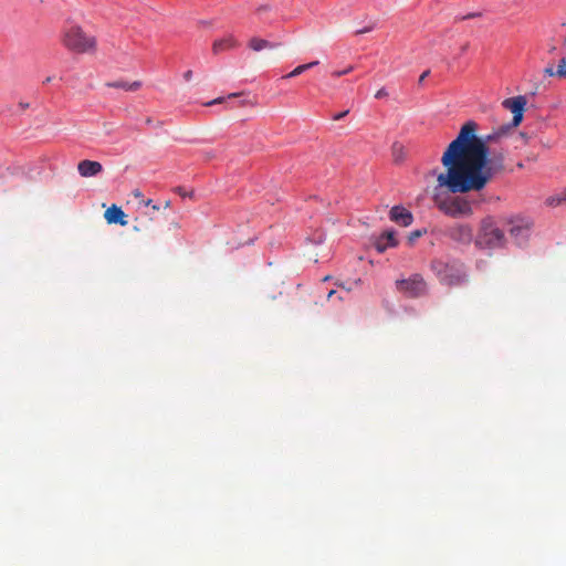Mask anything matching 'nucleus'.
Segmentation results:
<instances>
[{
  "label": "nucleus",
  "mask_w": 566,
  "mask_h": 566,
  "mask_svg": "<svg viewBox=\"0 0 566 566\" xmlns=\"http://www.w3.org/2000/svg\"><path fill=\"white\" fill-rule=\"evenodd\" d=\"M280 46V43L270 42L268 40L261 39V38H252L249 41V48L255 52H260L264 49H276Z\"/></svg>",
  "instance_id": "f3484780"
},
{
  "label": "nucleus",
  "mask_w": 566,
  "mask_h": 566,
  "mask_svg": "<svg viewBox=\"0 0 566 566\" xmlns=\"http://www.w3.org/2000/svg\"><path fill=\"white\" fill-rule=\"evenodd\" d=\"M239 45V42L233 35H227L222 39H218L212 44L213 54H220L221 52L232 50Z\"/></svg>",
  "instance_id": "4468645a"
},
{
  "label": "nucleus",
  "mask_w": 566,
  "mask_h": 566,
  "mask_svg": "<svg viewBox=\"0 0 566 566\" xmlns=\"http://www.w3.org/2000/svg\"><path fill=\"white\" fill-rule=\"evenodd\" d=\"M268 9H269L268 7L262 6V7H260V8L258 9V11H265V10H268Z\"/></svg>",
  "instance_id": "c756f323"
},
{
  "label": "nucleus",
  "mask_w": 566,
  "mask_h": 566,
  "mask_svg": "<svg viewBox=\"0 0 566 566\" xmlns=\"http://www.w3.org/2000/svg\"><path fill=\"white\" fill-rule=\"evenodd\" d=\"M150 205H151V200L149 199L146 201V206H150Z\"/></svg>",
  "instance_id": "58836bf2"
},
{
  "label": "nucleus",
  "mask_w": 566,
  "mask_h": 566,
  "mask_svg": "<svg viewBox=\"0 0 566 566\" xmlns=\"http://www.w3.org/2000/svg\"><path fill=\"white\" fill-rule=\"evenodd\" d=\"M20 106H21L22 108H28V107H29V104H28V103H27V104H24V103H20Z\"/></svg>",
  "instance_id": "7c9ffc66"
},
{
  "label": "nucleus",
  "mask_w": 566,
  "mask_h": 566,
  "mask_svg": "<svg viewBox=\"0 0 566 566\" xmlns=\"http://www.w3.org/2000/svg\"><path fill=\"white\" fill-rule=\"evenodd\" d=\"M223 97H218V98H214L208 103H206L205 105L206 106H212V105H216V104H221L223 102Z\"/></svg>",
  "instance_id": "393cba45"
},
{
  "label": "nucleus",
  "mask_w": 566,
  "mask_h": 566,
  "mask_svg": "<svg viewBox=\"0 0 566 566\" xmlns=\"http://www.w3.org/2000/svg\"><path fill=\"white\" fill-rule=\"evenodd\" d=\"M184 78L186 81H190L192 78V71L189 70V71L185 72Z\"/></svg>",
  "instance_id": "cd10ccee"
},
{
  "label": "nucleus",
  "mask_w": 566,
  "mask_h": 566,
  "mask_svg": "<svg viewBox=\"0 0 566 566\" xmlns=\"http://www.w3.org/2000/svg\"><path fill=\"white\" fill-rule=\"evenodd\" d=\"M432 270L436 272L439 281L448 286L461 285L468 281L464 268L460 263L433 261Z\"/></svg>",
  "instance_id": "7ed1b4c3"
},
{
  "label": "nucleus",
  "mask_w": 566,
  "mask_h": 566,
  "mask_svg": "<svg viewBox=\"0 0 566 566\" xmlns=\"http://www.w3.org/2000/svg\"><path fill=\"white\" fill-rule=\"evenodd\" d=\"M77 171L82 177H95L103 171V166L98 161L84 159L77 164Z\"/></svg>",
  "instance_id": "9b49d317"
},
{
  "label": "nucleus",
  "mask_w": 566,
  "mask_h": 566,
  "mask_svg": "<svg viewBox=\"0 0 566 566\" xmlns=\"http://www.w3.org/2000/svg\"><path fill=\"white\" fill-rule=\"evenodd\" d=\"M375 28V24H370L368 27L363 28L361 30H357L356 34H363L373 31Z\"/></svg>",
  "instance_id": "5701e85b"
},
{
  "label": "nucleus",
  "mask_w": 566,
  "mask_h": 566,
  "mask_svg": "<svg viewBox=\"0 0 566 566\" xmlns=\"http://www.w3.org/2000/svg\"><path fill=\"white\" fill-rule=\"evenodd\" d=\"M396 287L398 292L410 298L421 297L428 292L427 282L420 274L396 281Z\"/></svg>",
  "instance_id": "423d86ee"
},
{
  "label": "nucleus",
  "mask_w": 566,
  "mask_h": 566,
  "mask_svg": "<svg viewBox=\"0 0 566 566\" xmlns=\"http://www.w3.org/2000/svg\"><path fill=\"white\" fill-rule=\"evenodd\" d=\"M544 75L547 76H556L558 78H566V57H562L558 62L557 67H554L552 64L547 65L543 70Z\"/></svg>",
  "instance_id": "dca6fc26"
},
{
  "label": "nucleus",
  "mask_w": 566,
  "mask_h": 566,
  "mask_svg": "<svg viewBox=\"0 0 566 566\" xmlns=\"http://www.w3.org/2000/svg\"><path fill=\"white\" fill-rule=\"evenodd\" d=\"M565 201H566V190L560 192V193H556V195L549 196L546 199L545 203L548 207H557V206L562 205Z\"/></svg>",
  "instance_id": "6ab92c4d"
},
{
  "label": "nucleus",
  "mask_w": 566,
  "mask_h": 566,
  "mask_svg": "<svg viewBox=\"0 0 566 566\" xmlns=\"http://www.w3.org/2000/svg\"><path fill=\"white\" fill-rule=\"evenodd\" d=\"M153 123V119L150 117L146 118V124L150 125Z\"/></svg>",
  "instance_id": "72a5a7b5"
},
{
  "label": "nucleus",
  "mask_w": 566,
  "mask_h": 566,
  "mask_svg": "<svg viewBox=\"0 0 566 566\" xmlns=\"http://www.w3.org/2000/svg\"><path fill=\"white\" fill-rule=\"evenodd\" d=\"M422 232L420 230H416L409 234V241L412 243L416 239L420 238Z\"/></svg>",
  "instance_id": "4be33fe9"
},
{
  "label": "nucleus",
  "mask_w": 566,
  "mask_h": 566,
  "mask_svg": "<svg viewBox=\"0 0 566 566\" xmlns=\"http://www.w3.org/2000/svg\"><path fill=\"white\" fill-rule=\"evenodd\" d=\"M474 17H480V13H470V14L461 17L460 19L467 20V19L474 18Z\"/></svg>",
  "instance_id": "bb28decb"
},
{
  "label": "nucleus",
  "mask_w": 566,
  "mask_h": 566,
  "mask_svg": "<svg viewBox=\"0 0 566 566\" xmlns=\"http://www.w3.org/2000/svg\"><path fill=\"white\" fill-rule=\"evenodd\" d=\"M151 208H153V210H159V206H157V205H153Z\"/></svg>",
  "instance_id": "f704fd0d"
},
{
  "label": "nucleus",
  "mask_w": 566,
  "mask_h": 566,
  "mask_svg": "<svg viewBox=\"0 0 566 566\" xmlns=\"http://www.w3.org/2000/svg\"><path fill=\"white\" fill-rule=\"evenodd\" d=\"M238 95H239L238 93H231V94H229V96H228V97H229V98H231V97H235V96H238Z\"/></svg>",
  "instance_id": "473e14b6"
},
{
  "label": "nucleus",
  "mask_w": 566,
  "mask_h": 566,
  "mask_svg": "<svg viewBox=\"0 0 566 566\" xmlns=\"http://www.w3.org/2000/svg\"><path fill=\"white\" fill-rule=\"evenodd\" d=\"M468 46H469V44H468V43H465V44L462 46V49H461V50H462V52L467 51Z\"/></svg>",
  "instance_id": "2f4dec72"
},
{
  "label": "nucleus",
  "mask_w": 566,
  "mask_h": 566,
  "mask_svg": "<svg viewBox=\"0 0 566 566\" xmlns=\"http://www.w3.org/2000/svg\"><path fill=\"white\" fill-rule=\"evenodd\" d=\"M449 237L453 241L468 244L472 241L473 230L469 224H457L449 229Z\"/></svg>",
  "instance_id": "1a4fd4ad"
},
{
  "label": "nucleus",
  "mask_w": 566,
  "mask_h": 566,
  "mask_svg": "<svg viewBox=\"0 0 566 566\" xmlns=\"http://www.w3.org/2000/svg\"><path fill=\"white\" fill-rule=\"evenodd\" d=\"M429 74H430V71H429V70L424 71V72L420 75V77H419V84L423 83V81L429 76Z\"/></svg>",
  "instance_id": "a878e982"
},
{
  "label": "nucleus",
  "mask_w": 566,
  "mask_h": 566,
  "mask_svg": "<svg viewBox=\"0 0 566 566\" xmlns=\"http://www.w3.org/2000/svg\"><path fill=\"white\" fill-rule=\"evenodd\" d=\"M478 128L474 120L465 122L441 157L446 171L438 175L437 182L451 193L481 191L505 168L506 151L492 146L501 144L513 127L505 124L483 136H478Z\"/></svg>",
  "instance_id": "f257e3e1"
},
{
  "label": "nucleus",
  "mask_w": 566,
  "mask_h": 566,
  "mask_svg": "<svg viewBox=\"0 0 566 566\" xmlns=\"http://www.w3.org/2000/svg\"><path fill=\"white\" fill-rule=\"evenodd\" d=\"M509 232L517 245H523L530 237L531 222L526 219L512 220L510 222Z\"/></svg>",
  "instance_id": "6e6552de"
},
{
  "label": "nucleus",
  "mask_w": 566,
  "mask_h": 566,
  "mask_svg": "<svg viewBox=\"0 0 566 566\" xmlns=\"http://www.w3.org/2000/svg\"><path fill=\"white\" fill-rule=\"evenodd\" d=\"M387 96H388V92H387V90L385 87H381L375 94V98H377V99H380V98H384V97H387Z\"/></svg>",
  "instance_id": "412c9836"
},
{
  "label": "nucleus",
  "mask_w": 566,
  "mask_h": 566,
  "mask_svg": "<svg viewBox=\"0 0 566 566\" xmlns=\"http://www.w3.org/2000/svg\"><path fill=\"white\" fill-rule=\"evenodd\" d=\"M353 70H354L353 66H348L347 69H345L343 71H335V72H333L332 75L335 76V77H340V76H343L345 74L350 73Z\"/></svg>",
  "instance_id": "aec40b11"
},
{
  "label": "nucleus",
  "mask_w": 566,
  "mask_h": 566,
  "mask_svg": "<svg viewBox=\"0 0 566 566\" xmlns=\"http://www.w3.org/2000/svg\"><path fill=\"white\" fill-rule=\"evenodd\" d=\"M438 208L452 218L469 217L473 213L470 201L462 197H453L447 200L436 198Z\"/></svg>",
  "instance_id": "39448f33"
},
{
  "label": "nucleus",
  "mask_w": 566,
  "mask_h": 566,
  "mask_svg": "<svg viewBox=\"0 0 566 566\" xmlns=\"http://www.w3.org/2000/svg\"><path fill=\"white\" fill-rule=\"evenodd\" d=\"M336 292L334 290L329 291L328 294H327V298H331L332 296H334Z\"/></svg>",
  "instance_id": "c85d7f7f"
},
{
  "label": "nucleus",
  "mask_w": 566,
  "mask_h": 566,
  "mask_svg": "<svg viewBox=\"0 0 566 566\" xmlns=\"http://www.w3.org/2000/svg\"><path fill=\"white\" fill-rule=\"evenodd\" d=\"M504 232L495 224L493 219L485 218L481 222L480 232L475 240L476 245L481 248H500L504 244Z\"/></svg>",
  "instance_id": "20e7f679"
},
{
  "label": "nucleus",
  "mask_w": 566,
  "mask_h": 566,
  "mask_svg": "<svg viewBox=\"0 0 566 566\" xmlns=\"http://www.w3.org/2000/svg\"><path fill=\"white\" fill-rule=\"evenodd\" d=\"M390 220L402 226L408 227L412 223V213L401 206H394L389 212Z\"/></svg>",
  "instance_id": "9d476101"
},
{
  "label": "nucleus",
  "mask_w": 566,
  "mask_h": 566,
  "mask_svg": "<svg viewBox=\"0 0 566 566\" xmlns=\"http://www.w3.org/2000/svg\"><path fill=\"white\" fill-rule=\"evenodd\" d=\"M564 44H566V35L564 36Z\"/></svg>",
  "instance_id": "a19ab883"
},
{
  "label": "nucleus",
  "mask_w": 566,
  "mask_h": 566,
  "mask_svg": "<svg viewBox=\"0 0 566 566\" xmlns=\"http://www.w3.org/2000/svg\"><path fill=\"white\" fill-rule=\"evenodd\" d=\"M134 230H135V231H140L142 229H140V227L135 226V227H134Z\"/></svg>",
  "instance_id": "4c0bfd02"
},
{
  "label": "nucleus",
  "mask_w": 566,
  "mask_h": 566,
  "mask_svg": "<svg viewBox=\"0 0 566 566\" xmlns=\"http://www.w3.org/2000/svg\"><path fill=\"white\" fill-rule=\"evenodd\" d=\"M555 49H556V46L553 45L549 51L553 52V51H555Z\"/></svg>",
  "instance_id": "ea45409f"
},
{
  "label": "nucleus",
  "mask_w": 566,
  "mask_h": 566,
  "mask_svg": "<svg viewBox=\"0 0 566 566\" xmlns=\"http://www.w3.org/2000/svg\"><path fill=\"white\" fill-rule=\"evenodd\" d=\"M51 81H52V78L49 76L45 78L44 83L46 84V83H50Z\"/></svg>",
  "instance_id": "c9c22d12"
},
{
  "label": "nucleus",
  "mask_w": 566,
  "mask_h": 566,
  "mask_svg": "<svg viewBox=\"0 0 566 566\" xmlns=\"http://www.w3.org/2000/svg\"><path fill=\"white\" fill-rule=\"evenodd\" d=\"M398 244V241L395 237V231H385L375 242V247L378 252L382 253L388 248H394Z\"/></svg>",
  "instance_id": "f8f14e48"
},
{
  "label": "nucleus",
  "mask_w": 566,
  "mask_h": 566,
  "mask_svg": "<svg viewBox=\"0 0 566 566\" xmlns=\"http://www.w3.org/2000/svg\"><path fill=\"white\" fill-rule=\"evenodd\" d=\"M348 114V111H344L340 113L335 114L332 118L333 120H340Z\"/></svg>",
  "instance_id": "b1692460"
},
{
  "label": "nucleus",
  "mask_w": 566,
  "mask_h": 566,
  "mask_svg": "<svg viewBox=\"0 0 566 566\" xmlns=\"http://www.w3.org/2000/svg\"><path fill=\"white\" fill-rule=\"evenodd\" d=\"M318 63H319L318 61H313V62H310L306 64L298 65L293 71H291L289 74L284 75L283 78H292V77L298 76L303 72L316 66Z\"/></svg>",
  "instance_id": "a211bd4d"
},
{
  "label": "nucleus",
  "mask_w": 566,
  "mask_h": 566,
  "mask_svg": "<svg viewBox=\"0 0 566 566\" xmlns=\"http://www.w3.org/2000/svg\"><path fill=\"white\" fill-rule=\"evenodd\" d=\"M526 104L527 99L524 95L505 98L502 102L503 108L513 114V119L509 125L517 127L522 123Z\"/></svg>",
  "instance_id": "0eeeda50"
},
{
  "label": "nucleus",
  "mask_w": 566,
  "mask_h": 566,
  "mask_svg": "<svg viewBox=\"0 0 566 566\" xmlns=\"http://www.w3.org/2000/svg\"><path fill=\"white\" fill-rule=\"evenodd\" d=\"M143 83L140 81L127 82L123 80L106 82L105 86L112 88H120L126 92H136L142 87Z\"/></svg>",
  "instance_id": "2eb2a0df"
},
{
  "label": "nucleus",
  "mask_w": 566,
  "mask_h": 566,
  "mask_svg": "<svg viewBox=\"0 0 566 566\" xmlns=\"http://www.w3.org/2000/svg\"><path fill=\"white\" fill-rule=\"evenodd\" d=\"M104 217L109 224H112V223H116V224H120V226L127 224V219H126L125 212L122 210V208H119L115 205H113L111 208H108L105 211Z\"/></svg>",
  "instance_id": "ddd939ff"
},
{
  "label": "nucleus",
  "mask_w": 566,
  "mask_h": 566,
  "mask_svg": "<svg viewBox=\"0 0 566 566\" xmlns=\"http://www.w3.org/2000/svg\"><path fill=\"white\" fill-rule=\"evenodd\" d=\"M164 207L165 208H169L170 207V201H166Z\"/></svg>",
  "instance_id": "e433bc0d"
},
{
  "label": "nucleus",
  "mask_w": 566,
  "mask_h": 566,
  "mask_svg": "<svg viewBox=\"0 0 566 566\" xmlns=\"http://www.w3.org/2000/svg\"><path fill=\"white\" fill-rule=\"evenodd\" d=\"M62 43L75 53L92 52L96 49V39L86 34L78 25H72L64 31Z\"/></svg>",
  "instance_id": "f03ea898"
}]
</instances>
